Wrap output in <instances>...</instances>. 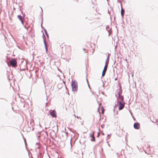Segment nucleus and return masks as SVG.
<instances>
[{
  "label": "nucleus",
  "instance_id": "20e7f679",
  "mask_svg": "<svg viewBox=\"0 0 158 158\" xmlns=\"http://www.w3.org/2000/svg\"><path fill=\"white\" fill-rule=\"evenodd\" d=\"M122 102H118V109L119 110H122L124 107V104L122 103Z\"/></svg>",
  "mask_w": 158,
  "mask_h": 158
},
{
  "label": "nucleus",
  "instance_id": "a211bd4d",
  "mask_svg": "<svg viewBox=\"0 0 158 158\" xmlns=\"http://www.w3.org/2000/svg\"><path fill=\"white\" fill-rule=\"evenodd\" d=\"M25 28H26V27L25 26H24Z\"/></svg>",
  "mask_w": 158,
  "mask_h": 158
},
{
  "label": "nucleus",
  "instance_id": "ddd939ff",
  "mask_svg": "<svg viewBox=\"0 0 158 158\" xmlns=\"http://www.w3.org/2000/svg\"><path fill=\"white\" fill-rule=\"evenodd\" d=\"M124 10L122 7V9L121 10V15L123 16L124 15Z\"/></svg>",
  "mask_w": 158,
  "mask_h": 158
},
{
  "label": "nucleus",
  "instance_id": "0eeeda50",
  "mask_svg": "<svg viewBox=\"0 0 158 158\" xmlns=\"http://www.w3.org/2000/svg\"><path fill=\"white\" fill-rule=\"evenodd\" d=\"M107 67L108 66L107 65H105L102 72V77H103L105 75L107 70Z\"/></svg>",
  "mask_w": 158,
  "mask_h": 158
},
{
  "label": "nucleus",
  "instance_id": "f8f14e48",
  "mask_svg": "<svg viewBox=\"0 0 158 158\" xmlns=\"http://www.w3.org/2000/svg\"><path fill=\"white\" fill-rule=\"evenodd\" d=\"M109 56H108L106 60V62H105V65H107L108 66V63H109Z\"/></svg>",
  "mask_w": 158,
  "mask_h": 158
},
{
  "label": "nucleus",
  "instance_id": "7ed1b4c3",
  "mask_svg": "<svg viewBox=\"0 0 158 158\" xmlns=\"http://www.w3.org/2000/svg\"><path fill=\"white\" fill-rule=\"evenodd\" d=\"M10 63L12 67H15L17 66V62L16 60H12L10 61Z\"/></svg>",
  "mask_w": 158,
  "mask_h": 158
},
{
  "label": "nucleus",
  "instance_id": "9d476101",
  "mask_svg": "<svg viewBox=\"0 0 158 158\" xmlns=\"http://www.w3.org/2000/svg\"><path fill=\"white\" fill-rule=\"evenodd\" d=\"M18 17L19 19V20H20V21H21L22 24L23 25L24 23H23V19L22 17L20 15H18Z\"/></svg>",
  "mask_w": 158,
  "mask_h": 158
},
{
  "label": "nucleus",
  "instance_id": "6ab92c4d",
  "mask_svg": "<svg viewBox=\"0 0 158 158\" xmlns=\"http://www.w3.org/2000/svg\"><path fill=\"white\" fill-rule=\"evenodd\" d=\"M102 128H103V126H102Z\"/></svg>",
  "mask_w": 158,
  "mask_h": 158
},
{
  "label": "nucleus",
  "instance_id": "9b49d317",
  "mask_svg": "<svg viewBox=\"0 0 158 158\" xmlns=\"http://www.w3.org/2000/svg\"><path fill=\"white\" fill-rule=\"evenodd\" d=\"M91 137L92 138V139H91V141H95V138L94 137V132H93L92 134H90Z\"/></svg>",
  "mask_w": 158,
  "mask_h": 158
},
{
  "label": "nucleus",
  "instance_id": "2eb2a0df",
  "mask_svg": "<svg viewBox=\"0 0 158 158\" xmlns=\"http://www.w3.org/2000/svg\"><path fill=\"white\" fill-rule=\"evenodd\" d=\"M45 33L46 35H47V36L48 37V34L47 33V32L46 31H45Z\"/></svg>",
  "mask_w": 158,
  "mask_h": 158
},
{
  "label": "nucleus",
  "instance_id": "f257e3e1",
  "mask_svg": "<svg viewBox=\"0 0 158 158\" xmlns=\"http://www.w3.org/2000/svg\"><path fill=\"white\" fill-rule=\"evenodd\" d=\"M60 47L62 50H64L65 51H70L71 49V46L67 45L64 44H62L60 45Z\"/></svg>",
  "mask_w": 158,
  "mask_h": 158
},
{
  "label": "nucleus",
  "instance_id": "1a4fd4ad",
  "mask_svg": "<svg viewBox=\"0 0 158 158\" xmlns=\"http://www.w3.org/2000/svg\"><path fill=\"white\" fill-rule=\"evenodd\" d=\"M122 89L121 87H120V88L117 90V94L118 95H121L122 93Z\"/></svg>",
  "mask_w": 158,
  "mask_h": 158
},
{
  "label": "nucleus",
  "instance_id": "4468645a",
  "mask_svg": "<svg viewBox=\"0 0 158 158\" xmlns=\"http://www.w3.org/2000/svg\"><path fill=\"white\" fill-rule=\"evenodd\" d=\"M44 44H45V47L46 48V49H47V47L46 44V43L45 42H44Z\"/></svg>",
  "mask_w": 158,
  "mask_h": 158
},
{
  "label": "nucleus",
  "instance_id": "f3484780",
  "mask_svg": "<svg viewBox=\"0 0 158 158\" xmlns=\"http://www.w3.org/2000/svg\"><path fill=\"white\" fill-rule=\"evenodd\" d=\"M117 78H116L115 79V80H117Z\"/></svg>",
  "mask_w": 158,
  "mask_h": 158
},
{
  "label": "nucleus",
  "instance_id": "423d86ee",
  "mask_svg": "<svg viewBox=\"0 0 158 158\" xmlns=\"http://www.w3.org/2000/svg\"><path fill=\"white\" fill-rule=\"evenodd\" d=\"M134 127L135 129H139L140 128V125L139 123H135L134 124Z\"/></svg>",
  "mask_w": 158,
  "mask_h": 158
},
{
  "label": "nucleus",
  "instance_id": "6e6552de",
  "mask_svg": "<svg viewBox=\"0 0 158 158\" xmlns=\"http://www.w3.org/2000/svg\"><path fill=\"white\" fill-rule=\"evenodd\" d=\"M50 115L52 117H56V112L55 110H53L50 112Z\"/></svg>",
  "mask_w": 158,
  "mask_h": 158
},
{
  "label": "nucleus",
  "instance_id": "dca6fc26",
  "mask_svg": "<svg viewBox=\"0 0 158 158\" xmlns=\"http://www.w3.org/2000/svg\"><path fill=\"white\" fill-rule=\"evenodd\" d=\"M110 32L109 31V36H110Z\"/></svg>",
  "mask_w": 158,
  "mask_h": 158
},
{
  "label": "nucleus",
  "instance_id": "f03ea898",
  "mask_svg": "<svg viewBox=\"0 0 158 158\" xmlns=\"http://www.w3.org/2000/svg\"><path fill=\"white\" fill-rule=\"evenodd\" d=\"M72 90L73 91H75L77 90V83L75 81H72Z\"/></svg>",
  "mask_w": 158,
  "mask_h": 158
},
{
  "label": "nucleus",
  "instance_id": "39448f33",
  "mask_svg": "<svg viewBox=\"0 0 158 158\" xmlns=\"http://www.w3.org/2000/svg\"><path fill=\"white\" fill-rule=\"evenodd\" d=\"M118 102H123V97L122 95H118L117 98Z\"/></svg>",
  "mask_w": 158,
  "mask_h": 158
}]
</instances>
